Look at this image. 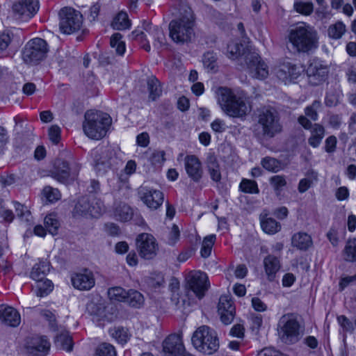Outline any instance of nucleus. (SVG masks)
Returning a JSON list of instances; mask_svg holds the SVG:
<instances>
[{
  "label": "nucleus",
  "mask_w": 356,
  "mask_h": 356,
  "mask_svg": "<svg viewBox=\"0 0 356 356\" xmlns=\"http://www.w3.org/2000/svg\"><path fill=\"white\" fill-rule=\"evenodd\" d=\"M109 332L111 337L121 344L126 343L130 337L128 330L123 327H115L111 329Z\"/></svg>",
  "instance_id": "4c0bfd02"
},
{
  "label": "nucleus",
  "mask_w": 356,
  "mask_h": 356,
  "mask_svg": "<svg viewBox=\"0 0 356 356\" xmlns=\"http://www.w3.org/2000/svg\"><path fill=\"white\" fill-rule=\"evenodd\" d=\"M229 311H235V307L232 301L227 296H220L219 299L218 311V312H226Z\"/></svg>",
  "instance_id": "864d4df0"
},
{
  "label": "nucleus",
  "mask_w": 356,
  "mask_h": 356,
  "mask_svg": "<svg viewBox=\"0 0 356 356\" xmlns=\"http://www.w3.org/2000/svg\"><path fill=\"white\" fill-rule=\"evenodd\" d=\"M252 129L254 136L259 140L274 138L283 130L279 112L270 106L261 108Z\"/></svg>",
  "instance_id": "f257e3e1"
},
{
  "label": "nucleus",
  "mask_w": 356,
  "mask_h": 356,
  "mask_svg": "<svg viewBox=\"0 0 356 356\" xmlns=\"http://www.w3.org/2000/svg\"><path fill=\"white\" fill-rule=\"evenodd\" d=\"M24 348L32 356H45L49 350L50 343L44 337L33 336L26 339Z\"/></svg>",
  "instance_id": "4468645a"
},
{
  "label": "nucleus",
  "mask_w": 356,
  "mask_h": 356,
  "mask_svg": "<svg viewBox=\"0 0 356 356\" xmlns=\"http://www.w3.org/2000/svg\"><path fill=\"white\" fill-rule=\"evenodd\" d=\"M59 28L65 34L78 31L83 24V16L79 11L70 7H65L59 11Z\"/></svg>",
  "instance_id": "9b49d317"
},
{
  "label": "nucleus",
  "mask_w": 356,
  "mask_h": 356,
  "mask_svg": "<svg viewBox=\"0 0 356 356\" xmlns=\"http://www.w3.org/2000/svg\"><path fill=\"white\" fill-rule=\"evenodd\" d=\"M216 95L221 109L232 118H242L250 111L243 92H235L227 87H219Z\"/></svg>",
  "instance_id": "f03ea898"
},
{
  "label": "nucleus",
  "mask_w": 356,
  "mask_h": 356,
  "mask_svg": "<svg viewBox=\"0 0 356 356\" xmlns=\"http://www.w3.org/2000/svg\"><path fill=\"white\" fill-rule=\"evenodd\" d=\"M180 17L169 24L170 36L176 43L183 44L191 40L194 35V17L191 8L182 5L179 9Z\"/></svg>",
  "instance_id": "7ed1b4c3"
},
{
  "label": "nucleus",
  "mask_w": 356,
  "mask_h": 356,
  "mask_svg": "<svg viewBox=\"0 0 356 356\" xmlns=\"http://www.w3.org/2000/svg\"><path fill=\"white\" fill-rule=\"evenodd\" d=\"M96 356H116L114 346L108 343H102L98 346L95 351Z\"/></svg>",
  "instance_id": "de8ad7c7"
},
{
  "label": "nucleus",
  "mask_w": 356,
  "mask_h": 356,
  "mask_svg": "<svg viewBox=\"0 0 356 356\" xmlns=\"http://www.w3.org/2000/svg\"><path fill=\"white\" fill-rule=\"evenodd\" d=\"M313 179L312 178H304L302 179L298 184V191L300 193L306 192L312 185Z\"/></svg>",
  "instance_id": "69168bd1"
},
{
  "label": "nucleus",
  "mask_w": 356,
  "mask_h": 356,
  "mask_svg": "<svg viewBox=\"0 0 356 356\" xmlns=\"http://www.w3.org/2000/svg\"><path fill=\"white\" fill-rule=\"evenodd\" d=\"M15 149L19 152H24L28 149V141L22 136H17L13 141Z\"/></svg>",
  "instance_id": "5fc2aeb1"
},
{
  "label": "nucleus",
  "mask_w": 356,
  "mask_h": 356,
  "mask_svg": "<svg viewBox=\"0 0 356 356\" xmlns=\"http://www.w3.org/2000/svg\"><path fill=\"white\" fill-rule=\"evenodd\" d=\"M33 290L37 296L44 297L47 296L53 290V284L51 280L45 279L35 281Z\"/></svg>",
  "instance_id": "7c9ffc66"
},
{
  "label": "nucleus",
  "mask_w": 356,
  "mask_h": 356,
  "mask_svg": "<svg viewBox=\"0 0 356 356\" xmlns=\"http://www.w3.org/2000/svg\"><path fill=\"white\" fill-rule=\"evenodd\" d=\"M303 72L302 65L289 61L283 62L275 69L277 77L285 83L296 79Z\"/></svg>",
  "instance_id": "2eb2a0df"
},
{
  "label": "nucleus",
  "mask_w": 356,
  "mask_h": 356,
  "mask_svg": "<svg viewBox=\"0 0 356 356\" xmlns=\"http://www.w3.org/2000/svg\"><path fill=\"white\" fill-rule=\"evenodd\" d=\"M203 65L209 70H215L216 67V59L214 54L211 52H207L203 56Z\"/></svg>",
  "instance_id": "6e6d98bb"
},
{
  "label": "nucleus",
  "mask_w": 356,
  "mask_h": 356,
  "mask_svg": "<svg viewBox=\"0 0 356 356\" xmlns=\"http://www.w3.org/2000/svg\"><path fill=\"white\" fill-rule=\"evenodd\" d=\"M263 264L268 280H273L281 267L280 256L268 254L264 257Z\"/></svg>",
  "instance_id": "5701e85b"
},
{
  "label": "nucleus",
  "mask_w": 356,
  "mask_h": 356,
  "mask_svg": "<svg viewBox=\"0 0 356 356\" xmlns=\"http://www.w3.org/2000/svg\"><path fill=\"white\" fill-rule=\"evenodd\" d=\"M0 321L7 326L16 327L21 323V316L14 307L1 305Z\"/></svg>",
  "instance_id": "412c9836"
},
{
  "label": "nucleus",
  "mask_w": 356,
  "mask_h": 356,
  "mask_svg": "<svg viewBox=\"0 0 356 356\" xmlns=\"http://www.w3.org/2000/svg\"><path fill=\"white\" fill-rule=\"evenodd\" d=\"M44 225L47 230L50 234L55 235L58 232L60 224L56 217V215L50 213L44 218Z\"/></svg>",
  "instance_id": "c03bdc74"
},
{
  "label": "nucleus",
  "mask_w": 356,
  "mask_h": 356,
  "mask_svg": "<svg viewBox=\"0 0 356 356\" xmlns=\"http://www.w3.org/2000/svg\"><path fill=\"white\" fill-rule=\"evenodd\" d=\"M293 8L296 12L305 15H310L313 11V4L310 2L298 1L294 3Z\"/></svg>",
  "instance_id": "603ef678"
},
{
  "label": "nucleus",
  "mask_w": 356,
  "mask_h": 356,
  "mask_svg": "<svg viewBox=\"0 0 356 356\" xmlns=\"http://www.w3.org/2000/svg\"><path fill=\"white\" fill-rule=\"evenodd\" d=\"M136 245L140 255L146 259H149L155 255V239L149 234L143 233L138 236Z\"/></svg>",
  "instance_id": "f3484780"
},
{
  "label": "nucleus",
  "mask_w": 356,
  "mask_h": 356,
  "mask_svg": "<svg viewBox=\"0 0 356 356\" xmlns=\"http://www.w3.org/2000/svg\"><path fill=\"white\" fill-rule=\"evenodd\" d=\"M226 312H218L222 322L225 325L230 324L234 318L235 311H229Z\"/></svg>",
  "instance_id": "338daca9"
},
{
  "label": "nucleus",
  "mask_w": 356,
  "mask_h": 356,
  "mask_svg": "<svg viewBox=\"0 0 356 356\" xmlns=\"http://www.w3.org/2000/svg\"><path fill=\"white\" fill-rule=\"evenodd\" d=\"M48 51L47 42L42 38H35L25 45L22 58L26 63L35 65L46 58Z\"/></svg>",
  "instance_id": "9d476101"
},
{
  "label": "nucleus",
  "mask_w": 356,
  "mask_h": 356,
  "mask_svg": "<svg viewBox=\"0 0 356 356\" xmlns=\"http://www.w3.org/2000/svg\"><path fill=\"white\" fill-rule=\"evenodd\" d=\"M327 69L318 61L312 62L307 70L309 82L313 85H318L324 81L327 76Z\"/></svg>",
  "instance_id": "4be33fe9"
},
{
  "label": "nucleus",
  "mask_w": 356,
  "mask_h": 356,
  "mask_svg": "<svg viewBox=\"0 0 356 356\" xmlns=\"http://www.w3.org/2000/svg\"><path fill=\"white\" fill-rule=\"evenodd\" d=\"M184 346L180 334H172L162 343L161 354L163 356H178L184 352Z\"/></svg>",
  "instance_id": "dca6fc26"
},
{
  "label": "nucleus",
  "mask_w": 356,
  "mask_h": 356,
  "mask_svg": "<svg viewBox=\"0 0 356 356\" xmlns=\"http://www.w3.org/2000/svg\"><path fill=\"white\" fill-rule=\"evenodd\" d=\"M50 266L49 261H40L33 266L31 272V277L35 281L45 280L44 277L49 272Z\"/></svg>",
  "instance_id": "bb28decb"
},
{
  "label": "nucleus",
  "mask_w": 356,
  "mask_h": 356,
  "mask_svg": "<svg viewBox=\"0 0 356 356\" xmlns=\"http://www.w3.org/2000/svg\"><path fill=\"white\" fill-rule=\"evenodd\" d=\"M14 204L17 216L19 218H24L26 220H28L27 216L30 215V211L26 209V207L19 202H14Z\"/></svg>",
  "instance_id": "e2e57ef3"
},
{
  "label": "nucleus",
  "mask_w": 356,
  "mask_h": 356,
  "mask_svg": "<svg viewBox=\"0 0 356 356\" xmlns=\"http://www.w3.org/2000/svg\"><path fill=\"white\" fill-rule=\"evenodd\" d=\"M322 104L319 100H315L309 106L305 108V116L309 118L313 121L318 119V111L321 109Z\"/></svg>",
  "instance_id": "a18cd8bd"
},
{
  "label": "nucleus",
  "mask_w": 356,
  "mask_h": 356,
  "mask_svg": "<svg viewBox=\"0 0 356 356\" xmlns=\"http://www.w3.org/2000/svg\"><path fill=\"white\" fill-rule=\"evenodd\" d=\"M243 46L238 42H230L227 44V54L229 58L235 60L239 58V60H243L244 58V53L245 51H243L241 54V48ZM248 51H246L248 52Z\"/></svg>",
  "instance_id": "e433bc0d"
},
{
  "label": "nucleus",
  "mask_w": 356,
  "mask_h": 356,
  "mask_svg": "<svg viewBox=\"0 0 356 356\" xmlns=\"http://www.w3.org/2000/svg\"><path fill=\"white\" fill-rule=\"evenodd\" d=\"M243 60L245 61V69L251 77L263 80L268 76V66L257 52L248 51L244 53Z\"/></svg>",
  "instance_id": "f8f14e48"
},
{
  "label": "nucleus",
  "mask_w": 356,
  "mask_h": 356,
  "mask_svg": "<svg viewBox=\"0 0 356 356\" xmlns=\"http://www.w3.org/2000/svg\"><path fill=\"white\" fill-rule=\"evenodd\" d=\"M49 137L54 144H58L60 139V128L58 125H52L49 129Z\"/></svg>",
  "instance_id": "052dcab7"
},
{
  "label": "nucleus",
  "mask_w": 356,
  "mask_h": 356,
  "mask_svg": "<svg viewBox=\"0 0 356 356\" xmlns=\"http://www.w3.org/2000/svg\"><path fill=\"white\" fill-rule=\"evenodd\" d=\"M239 188L241 191L246 193L257 194L259 192L257 182L250 179H243Z\"/></svg>",
  "instance_id": "09e8293b"
},
{
  "label": "nucleus",
  "mask_w": 356,
  "mask_h": 356,
  "mask_svg": "<svg viewBox=\"0 0 356 356\" xmlns=\"http://www.w3.org/2000/svg\"><path fill=\"white\" fill-rule=\"evenodd\" d=\"M346 31V25L342 22L338 21L328 27L327 35L332 39L338 40L345 34Z\"/></svg>",
  "instance_id": "473e14b6"
},
{
  "label": "nucleus",
  "mask_w": 356,
  "mask_h": 356,
  "mask_svg": "<svg viewBox=\"0 0 356 356\" xmlns=\"http://www.w3.org/2000/svg\"><path fill=\"white\" fill-rule=\"evenodd\" d=\"M270 183L275 191L281 190L286 184L285 177L282 175L273 176L270 179Z\"/></svg>",
  "instance_id": "13d9d810"
},
{
  "label": "nucleus",
  "mask_w": 356,
  "mask_h": 356,
  "mask_svg": "<svg viewBox=\"0 0 356 356\" xmlns=\"http://www.w3.org/2000/svg\"><path fill=\"white\" fill-rule=\"evenodd\" d=\"M122 35L119 33H114L111 38V46L115 49L116 53L122 56L125 51V43L122 40Z\"/></svg>",
  "instance_id": "37998d69"
},
{
  "label": "nucleus",
  "mask_w": 356,
  "mask_h": 356,
  "mask_svg": "<svg viewBox=\"0 0 356 356\" xmlns=\"http://www.w3.org/2000/svg\"><path fill=\"white\" fill-rule=\"evenodd\" d=\"M207 167L211 179L216 182L220 181L221 179L220 166L215 156L210 154L207 156Z\"/></svg>",
  "instance_id": "c85d7f7f"
},
{
  "label": "nucleus",
  "mask_w": 356,
  "mask_h": 356,
  "mask_svg": "<svg viewBox=\"0 0 356 356\" xmlns=\"http://www.w3.org/2000/svg\"><path fill=\"white\" fill-rule=\"evenodd\" d=\"M113 154V152L112 149H104L101 150L99 155H95V169L97 172H105L107 171L108 169L111 168V160L112 159Z\"/></svg>",
  "instance_id": "b1692460"
},
{
  "label": "nucleus",
  "mask_w": 356,
  "mask_h": 356,
  "mask_svg": "<svg viewBox=\"0 0 356 356\" xmlns=\"http://www.w3.org/2000/svg\"><path fill=\"white\" fill-rule=\"evenodd\" d=\"M252 306L253 309L259 312H263L267 310V305L259 298H252Z\"/></svg>",
  "instance_id": "0e129e2a"
},
{
  "label": "nucleus",
  "mask_w": 356,
  "mask_h": 356,
  "mask_svg": "<svg viewBox=\"0 0 356 356\" xmlns=\"http://www.w3.org/2000/svg\"><path fill=\"white\" fill-rule=\"evenodd\" d=\"M108 296L111 300L125 302L127 296V291L120 286L108 289Z\"/></svg>",
  "instance_id": "a19ab883"
},
{
  "label": "nucleus",
  "mask_w": 356,
  "mask_h": 356,
  "mask_svg": "<svg viewBox=\"0 0 356 356\" xmlns=\"http://www.w3.org/2000/svg\"><path fill=\"white\" fill-rule=\"evenodd\" d=\"M261 163L266 170L270 172H277L282 169L281 162L272 157L264 158Z\"/></svg>",
  "instance_id": "79ce46f5"
},
{
  "label": "nucleus",
  "mask_w": 356,
  "mask_h": 356,
  "mask_svg": "<svg viewBox=\"0 0 356 356\" xmlns=\"http://www.w3.org/2000/svg\"><path fill=\"white\" fill-rule=\"evenodd\" d=\"M261 226L264 232L268 234H274L281 229V225L272 218H261Z\"/></svg>",
  "instance_id": "72a5a7b5"
},
{
  "label": "nucleus",
  "mask_w": 356,
  "mask_h": 356,
  "mask_svg": "<svg viewBox=\"0 0 356 356\" xmlns=\"http://www.w3.org/2000/svg\"><path fill=\"white\" fill-rule=\"evenodd\" d=\"M343 257L346 261H356V238L348 240L343 249Z\"/></svg>",
  "instance_id": "ea45409f"
},
{
  "label": "nucleus",
  "mask_w": 356,
  "mask_h": 356,
  "mask_svg": "<svg viewBox=\"0 0 356 356\" xmlns=\"http://www.w3.org/2000/svg\"><path fill=\"white\" fill-rule=\"evenodd\" d=\"M129 306L138 308L144 302L143 296L138 291L130 289L127 291L126 301Z\"/></svg>",
  "instance_id": "f704fd0d"
},
{
  "label": "nucleus",
  "mask_w": 356,
  "mask_h": 356,
  "mask_svg": "<svg viewBox=\"0 0 356 356\" xmlns=\"http://www.w3.org/2000/svg\"><path fill=\"white\" fill-rule=\"evenodd\" d=\"M216 239L215 234H210L204 238L200 250V254L203 258H207L211 255Z\"/></svg>",
  "instance_id": "58836bf2"
},
{
  "label": "nucleus",
  "mask_w": 356,
  "mask_h": 356,
  "mask_svg": "<svg viewBox=\"0 0 356 356\" xmlns=\"http://www.w3.org/2000/svg\"><path fill=\"white\" fill-rule=\"evenodd\" d=\"M191 341L198 351L211 355L219 348V341L216 331L207 325H202L193 332Z\"/></svg>",
  "instance_id": "423d86ee"
},
{
  "label": "nucleus",
  "mask_w": 356,
  "mask_h": 356,
  "mask_svg": "<svg viewBox=\"0 0 356 356\" xmlns=\"http://www.w3.org/2000/svg\"><path fill=\"white\" fill-rule=\"evenodd\" d=\"M0 218H3L5 222L8 223H10L14 219L13 211L4 207L1 200H0Z\"/></svg>",
  "instance_id": "4d7b16f0"
},
{
  "label": "nucleus",
  "mask_w": 356,
  "mask_h": 356,
  "mask_svg": "<svg viewBox=\"0 0 356 356\" xmlns=\"http://www.w3.org/2000/svg\"><path fill=\"white\" fill-rule=\"evenodd\" d=\"M43 193L49 202L58 201L61 197V194L58 189L51 186H45L43 189Z\"/></svg>",
  "instance_id": "3c124183"
},
{
  "label": "nucleus",
  "mask_w": 356,
  "mask_h": 356,
  "mask_svg": "<svg viewBox=\"0 0 356 356\" xmlns=\"http://www.w3.org/2000/svg\"><path fill=\"white\" fill-rule=\"evenodd\" d=\"M186 280L188 288L199 299L203 298L209 287L207 275L200 270H193L188 273Z\"/></svg>",
  "instance_id": "ddd939ff"
},
{
  "label": "nucleus",
  "mask_w": 356,
  "mask_h": 356,
  "mask_svg": "<svg viewBox=\"0 0 356 356\" xmlns=\"http://www.w3.org/2000/svg\"><path fill=\"white\" fill-rule=\"evenodd\" d=\"M312 244L313 241L311 236L306 232H297L294 234L291 238L292 246L300 250H307Z\"/></svg>",
  "instance_id": "393cba45"
},
{
  "label": "nucleus",
  "mask_w": 356,
  "mask_h": 356,
  "mask_svg": "<svg viewBox=\"0 0 356 356\" xmlns=\"http://www.w3.org/2000/svg\"><path fill=\"white\" fill-rule=\"evenodd\" d=\"M111 117L104 113L88 111L85 114L83 129L90 138L99 140L104 138L111 125Z\"/></svg>",
  "instance_id": "39448f33"
},
{
  "label": "nucleus",
  "mask_w": 356,
  "mask_h": 356,
  "mask_svg": "<svg viewBox=\"0 0 356 356\" xmlns=\"http://www.w3.org/2000/svg\"><path fill=\"white\" fill-rule=\"evenodd\" d=\"M139 195L141 200L145 204L147 205L149 208H156L154 206V199L153 196V193L151 191L147 190V188H142L139 191Z\"/></svg>",
  "instance_id": "8fccbe9b"
},
{
  "label": "nucleus",
  "mask_w": 356,
  "mask_h": 356,
  "mask_svg": "<svg viewBox=\"0 0 356 356\" xmlns=\"http://www.w3.org/2000/svg\"><path fill=\"white\" fill-rule=\"evenodd\" d=\"M184 166L188 177L195 182H199L203 175L202 163L195 155H187L184 159Z\"/></svg>",
  "instance_id": "aec40b11"
},
{
  "label": "nucleus",
  "mask_w": 356,
  "mask_h": 356,
  "mask_svg": "<svg viewBox=\"0 0 356 356\" xmlns=\"http://www.w3.org/2000/svg\"><path fill=\"white\" fill-rule=\"evenodd\" d=\"M310 132L311 136L308 139V143L312 147H318L325 136V129L320 124L315 123L313 124Z\"/></svg>",
  "instance_id": "cd10ccee"
},
{
  "label": "nucleus",
  "mask_w": 356,
  "mask_h": 356,
  "mask_svg": "<svg viewBox=\"0 0 356 356\" xmlns=\"http://www.w3.org/2000/svg\"><path fill=\"white\" fill-rule=\"evenodd\" d=\"M71 281L74 288L83 291L91 289L95 284L94 274L88 269H84L81 272L74 274Z\"/></svg>",
  "instance_id": "6ab92c4d"
},
{
  "label": "nucleus",
  "mask_w": 356,
  "mask_h": 356,
  "mask_svg": "<svg viewBox=\"0 0 356 356\" xmlns=\"http://www.w3.org/2000/svg\"><path fill=\"white\" fill-rule=\"evenodd\" d=\"M113 215L115 218L118 220L126 222L131 219L133 210L127 204L120 202L115 204Z\"/></svg>",
  "instance_id": "a878e982"
},
{
  "label": "nucleus",
  "mask_w": 356,
  "mask_h": 356,
  "mask_svg": "<svg viewBox=\"0 0 356 356\" xmlns=\"http://www.w3.org/2000/svg\"><path fill=\"white\" fill-rule=\"evenodd\" d=\"M39 10L38 0H19L13 6V11L25 19L31 18Z\"/></svg>",
  "instance_id": "a211bd4d"
},
{
  "label": "nucleus",
  "mask_w": 356,
  "mask_h": 356,
  "mask_svg": "<svg viewBox=\"0 0 356 356\" xmlns=\"http://www.w3.org/2000/svg\"><path fill=\"white\" fill-rule=\"evenodd\" d=\"M111 26L116 30H125L131 26V21L126 12H120L113 19Z\"/></svg>",
  "instance_id": "2f4dec72"
},
{
  "label": "nucleus",
  "mask_w": 356,
  "mask_h": 356,
  "mask_svg": "<svg viewBox=\"0 0 356 356\" xmlns=\"http://www.w3.org/2000/svg\"><path fill=\"white\" fill-rule=\"evenodd\" d=\"M257 356H286L272 348H266L259 352Z\"/></svg>",
  "instance_id": "774afa93"
},
{
  "label": "nucleus",
  "mask_w": 356,
  "mask_h": 356,
  "mask_svg": "<svg viewBox=\"0 0 356 356\" xmlns=\"http://www.w3.org/2000/svg\"><path fill=\"white\" fill-rule=\"evenodd\" d=\"M337 321L339 324L343 327L344 331L353 332L354 325L346 316H339L337 317Z\"/></svg>",
  "instance_id": "bf43d9fd"
},
{
  "label": "nucleus",
  "mask_w": 356,
  "mask_h": 356,
  "mask_svg": "<svg viewBox=\"0 0 356 356\" xmlns=\"http://www.w3.org/2000/svg\"><path fill=\"white\" fill-rule=\"evenodd\" d=\"M14 35L10 32L0 33V54H6L11 45Z\"/></svg>",
  "instance_id": "49530a36"
},
{
  "label": "nucleus",
  "mask_w": 356,
  "mask_h": 356,
  "mask_svg": "<svg viewBox=\"0 0 356 356\" xmlns=\"http://www.w3.org/2000/svg\"><path fill=\"white\" fill-rule=\"evenodd\" d=\"M337 139L334 136L327 137L325 141V151L327 153H333L336 150Z\"/></svg>",
  "instance_id": "680f3d73"
},
{
  "label": "nucleus",
  "mask_w": 356,
  "mask_h": 356,
  "mask_svg": "<svg viewBox=\"0 0 356 356\" xmlns=\"http://www.w3.org/2000/svg\"><path fill=\"white\" fill-rule=\"evenodd\" d=\"M104 202L94 196H83L76 202L72 215L74 217L98 218L105 212Z\"/></svg>",
  "instance_id": "0eeeda50"
},
{
  "label": "nucleus",
  "mask_w": 356,
  "mask_h": 356,
  "mask_svg": "<svg viewBox=\"0 0 356 356\" xmlns=\"http://www.w3.org/2000/svg\"><path fill=\"white\" fill-rule=\"evenodd\" d=\"M79 169L78 165H73L63 159L58 158L54 161L49 175L60 184H68L74 180Z\"/></svg>",
  "instance_id": "1a4fd4ad"
},
{
  "label": "nucleus",
  "mask_w": 356,
  "mask_h": 356,
  "mask_svg": "<svg viewBox=\"0 0 356 356\" xmlns=\"http://www.w3.org/2000/svg\"><path fill=\"white\" fill-rule=\"evenodd\" d=\"M289 42L297 52H308L316 48L318 38L316 31L304 22L292 27L288 35Z\"/></svg>",
  "instance_id": "20e7f679"
},
{
  "label": "nucleus",
  "mask_w": 356,
  "mask_h": 356,
  "mask_svg": "<svg viewBox=\"0 0 356 356\" xmlns=\"http://www.w3.org/2000/svg\"><path fill=\"white\" fill-rule=\"evenodd\" d=\"M277 332L281 341L286 344H293L301 337L300 324L292 314H286L280 318Z\"/></svg>",
  "instance_id": "6e6552de"
},
{
  "label": "nucleus",
  "mask_w": 356,
  "mask_h": 356,
  "mask_svg": "<svg viewBox=\"0 0 356 356\" xmlns=\"http://www.w3.org/2000/svg\"><path fill=\"white\" fill-rule=\"evenodd\" d=\"M55 345L57 348L70 352L72 350V338L68 332H63L55 338Z\"/></svg>",
  "instance_id": "c756f323"
},
{
  "label": "nucleus",
  "mask_w": 356,
  "mask_h": 356,
  "mask_svg": "<svg viewBox=\"0 0 356 356\" xmlns=\"http://www.w3.org/2000/svg\"><path fill=\"white\" fill-rule=\"evenodd\" d=\"M181 232L176 224H173L170 229L163 238L164 242L170 246H175L180 240Z\"/></svg>",
  "instance_id": "c9c22d12"
}]
</instances>
